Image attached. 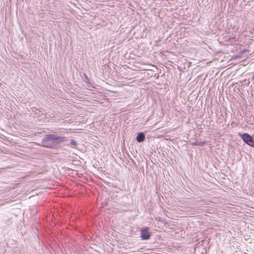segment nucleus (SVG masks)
Listing matches in <instances>:
<instances>
[{"label":"nucleus","instance_id":"423d86ee","mask_svg":"<svg viewBox=\"0 0 254 254\" xmlns=\"http://www.w3.org/2000/svg\"><path fill=\"white\" fill-rule=\"evenodd\" d=\"M249 52V51L247 50H243L241 51V54H243L245 53L246 52Z\"/></svg>","mask_w":254,"mask_h":254},{"label":"nucleus","instance_id":"39448f33","mask_svg":"<svg viewBox=\"0 0 254 254\" xmlns=\"http://www.w3.org/2000/svg\"><path fill=\"white\" fill-rule=\"evenodd\" d=\"M70 143L71 144L74 145H77V143L76 142V141L74 140H71L70 141Z\"/></svg>","mask_w":254,"mask_h":254},{"label":"nucleus","instance_id":"7ed1b4c3","mask_svg":"<svg viewBox=\"0 0 254 254\" xmlns=\"http://www.w3.org/2000/svg\"><path fill=\"white\" fill-rule=\"evenodd\" d=\"M149 228L148 227H146L145 228L142 229L141 232V237L143 240H148L150 238V235L148 232Z\"/></svg>","mask_w":254,"mask_h":254},{"label":"nucleus","instance_id":"0eeeda50","mask_svg":"<svg viewBox=\"0 0 254 254\" xmlns=\"http://www.w3.org/2000/svg\"><path fill=\"white\" fill-rule=\"evenodd\" d=\"M1 83L0 82V86H1Z\"/></svg>","mask_w":254,"mask_h":254},{"label":"nucleus","instance_id":"f257e3e1","mask_svg":"<svg viewBox=\"0 0 254 254\" xmlns=\"http://www.w3.org/2000/svg\"><path fill=\"white\" fill-rule=\"evenodd\" d=\"M64 138V137H60L54 134L48 135L42 141L43 146L51 148L54 145L55 141L58 140L59 142H62Z\"/></svg>","mask_w":254,"mask_h":254},{"label":"nucleus","instance_id":"f03ea898","mask_svg":"<svg viewBox=\"0 0 254 254\" xmlns=\"http://www.w3.org/2000/svg\"><path fill=\"white\" fill-rule=\"evenodd\" d=\"M240 136L241 137L243 140L247 144L254 147V140L253 137L249 134L245 133L242 134H240Z\"/></svg>","mask_w":254,"mask_h":254},{"label":"nucleus","instance_id":"20e7f679","mask_svg":"<svg viewBox=\"0 0 254 254\" xmlns=\"http://www.w3.org/2000/svg\"><path fill=\"white\" fill-rule=\"evenodd\" d=\"M145 135L142 132L139 133L136 136V140L138 142H141L144 140Z\"/></svg>","mask_w":254,"mask_h":254}]
</instances>
